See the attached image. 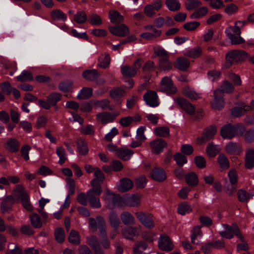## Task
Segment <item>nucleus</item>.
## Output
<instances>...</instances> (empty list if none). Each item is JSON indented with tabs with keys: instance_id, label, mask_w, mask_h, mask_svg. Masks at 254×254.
Returning a JSON list of instances; mask_svg holds the SVG:
<instances>
[{
	"instance_id": "nucleus-1",
	"label": "nucleus",
	"mask_w": 254,
	"mask_h": 254,
	"mask_svg": "<svg viewBox=\"0 0 254 254\" xmlns=\"http://www.w3.org/2000/svg\"><path fill=\"white\" fill-rule=\"evenodd\" d=\"M246 23V21H238L235 22L234 26H230L226 29L225 33L232 44H239L244 42V40L240 36L241 28Z\"/></svg>"
},
{
	"instance_id": "nucleus-2",
	"label": "nucleus",
	"mask_w": 254,
	"mask_h": 254,
	"mask_svg": "<svg viewBox=\"0 0 254 254\" xmlns=\"http://www.w3.org/2000/svg\"><path fill=\"white\" fill-rule=\"evenodd\" d=\"M103 198L106 207L110 209H113L116 207L122 206L124 204V199L118 194L112 193L109 190H106Z\"/></svg>"
},
{
	"instance_id": "nucleus-3",
	"label": "nucleus",
	"mask_w": 254,
	"mask_h": 254,
	"mask_svg": "<svg viewBox=\"0 0 254 254\" xmlns=\"http://www.w3.org/2000/svg\"><path fill=\"white\" fill-rule=\"evenodd\" d=\"M15 195L19 197L21 201L23 207L27 211H32L33 207L30 201V197L28 193L24 191L22 186L18 185L14 190Z\"/></svg>"
},
{
	"instance_id": "nucleus-4",
	"label": "nucleus",
	"mask_w": 254,
	"mask_h": 254,
	"mask_svg": "<svg viewBox=\"0 0 254 254\" xmlns=\"http://www.w3.org/2000/svg\"><path fill=\"white\" fill-rule=\"evenodd\" d=\"M248 58V54L243 50H235L229 52L226 56L227 63L234 64L241 63Z\"/></svg>"
},
{
	"instance_id": "nucleus-5",
	"label": "nucleus",
	"mask_w": 254,
	"mask_h": 254,
	"mask_svg": "<svg viewBox=\"0 0 254 254\" xmlns=\"http://www.w3.org/2000/svg\"><path fill=\"white\" fill-rule=\"evenodd\" d=\"M222 227L223 230L219 232V234L222 237L229 239L232 238L235 235L240 239L243 238V236L240 232L239 228L237 226L223 224Z\"/></svg>"
},
{
	"instance_id": "nucleus-6",
	"label": "nucleus",
	"mask_w": 254,
	"mask_h": 254,
	"mask_svg": "<svg viewBox=\"0 0 254 254\" xmlns=\"http://www.w3.org/2000/svg\"><path fill=\"white\" fill-rule=\"evenodd\" d=\"M135 214L139 222L146 228L150 229L155 227V223L151 214L143 212H136Z\"/></svg>"
},
{
	"instance_id": "nucleus-7",
	"label": "nucleus",
	"mask_w": 254,
	"mask_h": 254,
	"mask_svg": "<svg viewBox=\"0 0 254 254\" xmlns=\"http://www.w3.org/2000/svg\"><path fill=\"white\" fill-rule=\"evenodd\" d=\"M159 90L167 94H173L177 92V88L174 86L170 77L166 76L162 78Z\"/></svg>"
},
{
	"instance_id": "nucleus-8",
	"label": "nucleus",
	"mask_w": 254,
	"mask_h": 254,
	"mask_svg": "<svg viewBox=\"0 0 254 254\" xmlns=\"http://www.w3.org/2000/svg\"><path fill=\"white\" fill-rule=\"evenodd\" d=\"M142 64V61L141 59H137L133 64L132 67L128 66H121V72L124 76L132 77L135 76L137 71L140 68Z\"/></svg>"
},
{
	"instance_id": "nucleus-9",
	"label": "nucleus",
	"mask_w": 254,
	"mask_h": 254,
	"mask_svg": "<svg viewBox=\"0 0 254 254\" xmlns=\"http://www.w3.org/2000/svg\"><path fill=\"white\" fill-rule=\"evenodd\" d=\"M140 226H131L124 227L121 231L122 236L126 239L133 240L137 238L140 234Z\"/></svg>"
},
{
	"instance_id": "nucleus-10",
	"label": "nucleus",
	"mask_w": 254,
	"mask_h": 254,
	"mask_svg": "<svg viewBox=\"0 0 254 254\" xmlns=\"http://www.w3.org/2000/svg\"><path fill=\"white\" fill-rule=\"evenodd\" d=\"M94 179L91 181V185L92 188L97 189V191L99 194L102 192L100 184L103 182L105 179V176L102 171L97 167H96L95 171L94 173Z\"/></svg>"
},
{
	"instance_id": "nucleus-11",
	"label": "nucleus",
	"mask_w": 254,
	"mask_h": 254,
	"mask_svg": "<svg viewBox=\"0 0 254 254\" xmlns=\"http://www.w3.org/2000/svg\"><path fill=\"white\" fill-rule=\"evenodd\" d=\"M119 115V113H111L108 112H102L96 115V121L103 125H106L114 121L115 118Z\"/></svg>"
},
{
	"instance_id": "nucleus-12",
	"label": "nucleus",
	"mask_w": 254,
	"mask_h": 254,
	"mask_svg": "<svg viewBox=\"0 0 254 254\" xmlns=\"http://www.w3.org/2000/svg\"><path fill=\"white\" fill-rule=\"evenodd\" d=\"M97 189H92L89 190L87 192V198L89 204L94 208H100L101 204L100 201L99 196L101 193H98L97 191Z\"/></svg>"
},
{
	"instance_id": "nucleus-13",
	"label": "nucleus",
	"mask_w": 254,
	"mask_h": 254,
	"mask_svg": "<svg viewBox=\"0 0 254 254\" xmlns=\"http://www.w3.org/2000/svg\"><path fill=\"white\" fill-rule=\"evenodd\" d=\"M162 5L163 3L161 0H155L151 4L144 7V13L147 16L153 17L155 15V10H159Z\"/></svg>"
},
{
	"instance_id": "nucleus-14",
	"label": "nucleus",
	"mask_w": 254,
	"mask_h": 254,
	"mask_svg": "<svg viewBox=\"0 0 254 254\" xmlns=\"http://www.w3.org/2000/svg\"><path fill=\"white\" fill-rule=\"evenodd\" d=\"M145 103L151 107H157L159 105L158 98L156 92L148 91L143 96Z\"/></svg>"
},
{
	"instance_id": "nucleus-15",
	"label": "nucleus",
	"mask_w": 254,
	"mask_h": 254,
	"mask_svg": "<svg viewBox=\"0 0 254 254\" xmlns=\"http://www.w3.org/2000/svg\"><path fill=\"white\" fill-rule=\"evenodd\" d=\"M175 102L177 103L185 112L192 115L195 112L194 106L188 100L182 98H176L174 99Z\"/></svg>"
},
{
	"instance_id": "nucleus-16",
	"label": "nucleus",
	"mask_w": 254,
	"mask_h": 254,
	"mask_svg": "<svg viewBox=\"0 0 254 254\" xmlns=\"http://www.w3.org/2000/svg\"><path fill=\"white\" fill-rule=\"evenodd\" d=\"M222 93L219 90H215L214 91V100L211 102L213 108L220 110L224 106L225 102Z\"/></svg>"
},
{
	"instance_id": "nucleus-17",
	"label": "nucleus",
	"mask_w": 254,
	"mask_h": 254,
	"mask_svg": "<svg viewBox=\"0 0 254 254\" xmlns=\"http://www.w3.org/2000/svg\"><path fill=\"white\" fill-rule=\"evenodd\" d=\"M151 150L153 153L159 154L162 152L163 149L167 146V143L164 140L157 139L150 143Z\"/></svg>"
},
{
	"instance_id": "nucleus-18",
	"label": "nucleus",
	"mask_w": 254,
	"mask_h": 254,
	"mask_svg": "<svg viewBox=\"0 0 254 254\" xmlns=\"http://www.w3.org/2000/svg\"><path fill=\"white\" fill-rule=\"evenodd\" d=\"M158 246L160 249L165 251H170L173 249V245L170 238L164 235H161L158 240Z\"/></svg>"
},
{
	"instance_id": "nucleus-19",
	"label": "nucleus",
	"mask_w": 254,
	"mask_h": 254,
	"mask_svg": "<svg viewBox=\"0 0 254 254\" xmlns=\"http://www.w3.org/2000/svg\"><path fill=\"white\" fill-rule=\"evenodd\" d=\"M87 244L92 248L95 254H104V251L99 244L97 238L95 236L87 238Z\"/></svg>"
},
{
	"instance_id": "nucleus-20",
	"label": "nucleus",
	"mask_w": 254,
	"mask_h": 254,
	"mask_svg": "<svg viewBox=\"0 0 254 254\" xmlns=\"http://www.w3.org/2000/svg\"><path fill=\"white\" fill-rule=\"evenodd\" d=\"M200 226H196L194 227L190 232L191 242L192 244L198 245L200 243V240L203 236L201 230Z\"/></svg>"
},
{
	"instance_id": "nucleus-21",
	"label": "nucleus",
	"mask_w": 254,
	"mask_h": 254,
	"mask_svg": "<svg viewBox=\"0 0 254 254\" xmlns=\"http://www.w3.org/2000/svg\"><path fill=\"white\" fill-rule=\"evenodd\" d=\"M226 152L232 155H239L242 151L241 145L236 142H230L225 146Z\"/></svg>"
},
{
	"instance_id": "nucleus-22",
	"label": "nucleus",
	"mask_w": 254,
	"mask_h": 254,
	"mask_svg": "<svg viewBox=\"0 0 254 254\" xmlns=\"http://www.w3.org/2000/svg\"><path fill=\"white\" fill-rule=\"evenodd\" d=\"M151 178L157 182H162L167 178L165 171L161 168H155L150 172Z\"/></svg>"
},
{
	"instance_id": "nucleus-23",
	"label": "nucleus",
	"mask_w": 254,
	"mask_h": 254,
	"mask_svg": "<svg viewBox=\"0 0 254 254\" xmlns=\"http://www.w3.org/2000/svg\"><path fill=\"white\" fill-rule=\"evenodd\" d=\"M217 132V128L215 126H210L205 129L202 137L199 139L200 142H205L212 139Z\"/></svg>"
},
{
	"instance_id": "nucleus-24",
	"label": "nucleus",
	"mask_w": 254,
	"mask_h": 254,
	"mask_svg": "<svg viewBox=\"0 0 254 254\" xmlns=\"http://www.w3.org/2000/svg\"><path fill=\"white\" fill-rule=\"evenodd\" d=\"M4 147L6 150L10 153H16L19 149L20 143L16 139L11 138L5 142Z\"/></svg>"
},
{
	"instance_id": "nucleus-25",
	"label": "nucleus",
	"mask_w": 254,
	"mask_h": 254,
	"mask_svg": "<svg viewBox=\"0 0 254 254\" xmlns=\"http://www.w3.org/2000/svg\"><path fill=\"white\" fill-rule=\"evenodd\" d=\"M110 31L113 35L120 37H125L129 33L128 28L124 24L111 27Z\"/></svg>"
},
{
	"instance_id": "nucleus-26",
	"label": "nucleus",
	"mask_w": 254,
	"mask_h": 254,
	"mask_svg": "<svg viewBox=\"0 0 254 254\" xmlns=\"http://www.w3.org/2000/svg\"><path fill=\"white\" fill-rule=\"evenodd\" d=\"M233 126L228 124L224 126L220 131L221 135L223 138L232 139L235 136Z\"/></svg>"
},
{
	"instance_id": "nucleus-27",
	"label": "nucleus",
	"mask_w": 254,
	"mask_h": 254,
	"mask_svg": "<svg viewBox=\"0 0 254 254\" xmlns=\"http://www.w3.org/2000/svg\"><path fill=\"white\" fill-rule=\"evenodd\" d=\"M245 165L246 168L252 169L254 167V149H247L245 157Z\"/></svg>"
},
{
	"instance_id": "nucleus-28",
	"label": "nucleus",
	"mask_w": 254,
	"mask_h": 254,
	"mask_svg": "<svg viewBox=\"0 0 254 254\" xmlns=\"http://www.w3.org/2000/svg\"><path fill=\"white\" fill-rule=\"evenodd\" d=\"M133 154V152L127 148H119L117 151V156L125 161L128 160Z\"/></svg>"
},
{
	"instance_id": "nucleus-29",
	"label": "nucleus",
	"mask_w": 254,
	"mask_h": 254,
	"mask_svg": "<svg viewBox=\"0 0 254 254\" xmlns=\"http://www.w3.org/2000/svg\"><path fill=\"white\" fill-rule=\"evenodd\" d=\"M125 94V91L120 88H115L111 90L110 92L111 97L117 103L121 104L122 101L120 99L124 96Z\"/></svg>"
},
{
	"instance_id": "nucleus-30",
	"label": "nucleus",
	"mask_w": 254,
	"mask_h": 254,
	"mask_svg": "<svg viewBox=\"0 0 254 254\" xmlns=\"http://www.w3.org/2000/svg\"><path fill=\"white\" fill-rule=\"evenodd\" d=\"M202 55V49L199 47H196L187 50L185 55L192 59L200 58Z\"/></svg>"
},
{
	"instance_id": "nucleus-31",
	"label": "nucleus",
	"mask_w": 254,
	"mask_h": 254,
	"mask_svg": "<svg viewBox=\"0 0 254 254\" xmlns=\"http://www.w3.org/2000/svg\"><path fill=\"white\" fill-rule=\"evenodd\" d=\"M133 183L129 179L124 178L120 181V185L118 186V190L121 192H125L131 189L133 187Z\"/></svg>"
},
{
	"instance_id": "nucleus-32",
	"label": "nucleus",
	"mask_w": 254,
	"mask_h": 254,
	"mask_svg": "<svg viewBox=\"0 0 254 254\" xmlns=\"http://www.w3.org/2000/svg\"><path fill=\"white\" fill-rule=\"evenodd\" d=\"M183 94L190 99L197 100L201 97V94L195 92L189 87H185L183 89Z\"/></svg>"
},
{
	"instance_id": "nucleus-33",
	"label": "nucleus",
	"mask_w": 254,
	"mask_h": 254,
	"mask_svg": "<svg viewBox=\"0 0 254 254\" xmlns=\"http://www.w3.org/2000/svg\"><path fill=\"white\" fill-rule=\"evenodd\" d=\"M190 65V61L186 58H180L177 60L175 66L181 70H186Z\"/></svg>"
},
{
	"instance_id": "nucleus-34",
	"label": "nucleus",
	"mask_w": 254,
	"mask_h": 254,
	"mask_svg": "<svg viewBox=\"0 0 254 254\" xmlns=\"http://www.w3.org/2000/svg\"><path fill=\"white\" fill-rule=\"evenodd\" d=\"M6 254H23L22 249L18 245L10 243L7 246V249L5 252Z\"/></svg>"
},
{
	"instance_id": "nucleus-35",
	"label": "nucleus",
	"mask_w": 254,
	"mask_h": 254,
	"mask_svg": "<svg viewBox=\"0 0 254 254\" xmlns=\"http://www.w3.org/2000/svg\"><path fill=\"white\" fill-rule=\"evenodd\" d=\"M122 222L126 225H132L135 223V218L133 216L128 212L125 211L121 215Z\"/></svg>"
},
{
	"instance_id": "nucleus-36",
	"label": "nucleus",
	"mask_w": 254,
	"mask_h": 254,
	"mask_svg": "<svg viewBox=\"0 0 254 254\" xmlns=\"http://www.w3.org/2000/svg\"><path fill=\"white\" fill-rule=\"evenodd\" d=\"M111 59L109 54H104L98 59V65L101 68H106L110 64Z\"/></svg>"
},
{
	"instance_id": "nucleus-37",
	"label": "nucleus",
	"mask_w": 254,
	"mask_h": 254,
	"mask_svg": "<svg viewBox=\"0 0 254 254\" xmlns=\"http://www.w3.org/2000/svg\"><path fill=\"white\" fill-rule=\"evenodd\" d=\"M172 66L173 65L172 63L169 61L168 58H167L160 60L158 68L161 71L167 72L172 69Z\"/></svg>"
},
{
	"instance_id": "nucleus-38",
	"label": "nucleus",
	"mask_w": 254,
	"mask_h": 254,
	"mask_svg": "<svg viewBox=\"0 0 254 254\" xmlns=\"http://www.w3.org/2000/svg\"><path fill=\"white\" fill-rule=\"evenodd\" d=\"M83 77L86 80L93 81L99 76V73L96 69L87 70L82 73Z\"/></svg>"
},
{
	"instance_id": "nucleus-39",
	"label": "nucleus",
	"mask_w": 254,
	"mask_h": 254,
	"mask_svg": "<svg viewBox=\"0 0 254 254\" xmlns=\"http://www.w3.org/2000/svg\"><path fill=\"white\" fill-rule=\"evenodd\" d=\"M140 198L139 195H132L124 199V204L129 206H137L140 204Z\"/></svg>"
},
{
	"instance_id": "nucleus-40",
	"label": "nucleus",
	"mask_w": 254,
	"mask_h": 254,
	"mask_svg": "<svg viewBox=\"0 0 254 254\" xmlns=\"http://www.w3.org/2000/svg\"><path fill=\"white\" fill-rule=\"evenodd\" d=\"M98 228L100 232V237L101 239L107 237L106 230V225L104 219L103 217L98 216Z\"/></svg>"
},
{
	"instance_id": "nucleus-41",
	"label": "nucleus",
	"mask_w": 254,
	"mask_h": 254,
	"mask_svg": "<svg viewBox=\"0 0 254 254\" xmlns=\"http://www.w3.org/2000/svg\"><path fill=\"white\" fill-rule=\"evenodd\" d=\"M251 109V107L247 106L243 103L241 107H237L233 109L232 111V114L233 116L237 117L243 115L247 111H249Z\"/></svg>"
},
{
	"instance_id": "nucleus-42",
	"label": "nucleus",
	"mask_w": 254,
	"mask_h": 254,
	"mask_svg": "<svg viewBox=\"0 0 254 254\" xmlns=\"http://www.w3.org/2000/svg\"><path fill=\"white\" fill-rule=\"evenodd\" d=\"M192 210L191 206L186 202L179 204L178 207V212L182 215H184L187 213H190Z\"/></svg>"
},
{
	"instance_id": "nucleus-43",
	"label": "nucleus",
	"mask_w": 254,
	"mask_h": 254,
	"mask_svg": "<svg viewBox=\"0 0 254 254\" xmlns=\"http://www.w3.org/2000/svg\"><path fill=\"white\" fill-rule=\"evenodd\" d=\"M217 90L221 91L222 93V95L223 96V94L224 93H231L233 92L234 90V87L232 84L229 81L225 80L223 81L220 88L217 89Z\"/></svg>"
},
{
	"instance_id": "nucleus-44",
	"label": "nucleus",
	"mask_w": 254,
	"mask_h": 254,
	"mask_svg": "<svg viewBox=\"0 0 254 254\" xmlns=\"http://www.w3.org/2000/svg\"><path fill=\"white\" fill-rule=\"evenodd\" d=\"M254 194L248 193L244 190H240L238 191V197L240 201L242 202H248L252 197Z\"/></svg>"
},
{
	"instance_id": "nucleus-45",
	"label": "nucleus",
	"mask_w": 254,
	"mask_h": 254,
	"mask_svg": "<svg viewBox=\"0 0 254 254\" xmlns=\"http://www.w3.org/2000/svg\"><path fill=\"white\" fill-rule=\"evenodd\" d=\"M110 104V102L108 99H102L93 102L94 105L97 108L103 110L109 109L112 110V108L111 107Z\"/></svg>"
},
{
	"instance_id": "nucleus-46",
	"label": "nucleus",
	"mask_w": 254,
	"mask_h": 254,
	"mask_svg": "<svg viewBox=\"0 0 254 254\" xmlns=\"http://www.w3.org/2000/svg\"><path fill=\"white\" fill-rule=\"evenodd\" d=\"M77 149L80 154L86 155L88 152L86 142L82 138H79L77 141Z\"/></svg>"
},
{
	"instance_id": "nucleus-47",
	"label": "nucleus",
	"mask_w": 254,
	"mask_h": 254,
	"mask_svg": "<svg viewBox=\"0 0 254 254\" xmlns=\"http://www.w3.org/2000/svg\"><path fill=\"white\" fill-rule=\"evenodd\" d=\"M165 4L169 10L172 11L179 10L181 4L178 0H166Z\"/></svg>"
},
{
	"instance_id": "nucleus-48",
	"label": "nucleus",
	"mask_w": 254,
	"mask_h": 254,
	"mask_svg": "<svg viewBox=\"0 0 254 254\" xmlns=\"http://www.w3.org/2000/svg\"><path fill=\"white\" fill-rule=\"evenodd\" d=\"M217 162L222 170L227 169L229 167V162L225 155L220 154L217 157Z\"/></svg>"
},
{
	"instance_id": "nucleus-49",
	"label": "nucleus",
	"mask_w": 254,
	"mask_h": 254,
	"mask_svg": "<svg viewBox=\"0 0 254 254\" xmlns=\"http://www.w3.org/2000/svg\"><path fill=\"white\" fill-rule=\"evenodd\" d=\"M148 247L147 244L143 241L137 242L133 247L134 254H141Z\"/></svg>"
},
{
	"instance_id": "nucleus-50",
	"label": "nucleus",
	"mask_w": 254,
	"mask_h": 254,
	"mask_svg": "<svg viewBox=\"0 0 254 254\" xmlns=\"http://www.w3.org/2000/svg\"><path fill=\"white\" fill-rule=\"evenodd\" d=\"M109 18L112 23H117L123 21L124 17L116 10H111L109 13Z\"/></svg>"
},
{
	"instance_id": "nucleus-51",
	"label": "nucleus",
	"mask_w": 254,
	"mask_h": 254,
	"mask_svg": "<svg viewBox=\"0 0 254 254\" xmlns=\"http://www.w3.org/2000/svg\"><path fill=\"white\" fill-rule=\"evenodd\" d=\"M169 128L167 127H157L154 129V133L156 136L167 137L169 136Z\"/></svg>"
},
{
	"instance_id": "nucleus-52",
	"label": "nucleus",
	"mask_w": 254,
	"mask_h": 254,
	"mask_svg": "<svg viewBox=\"0 0 254 254\" xmlns=\"http://www.w3.org/2000/svg\"><path fill=\"white\" fill-rule=\"evenodd\" d=\"M220 148L219 146L211 143L208 144L206 148V152L208 155L210 157H214L220 151Z\"/></svg>"
},
{
	"instance_id": "nucleus-53",
	"label": "nucleus",
	"mask_w": 254,
	"mask_h": 254,
	"mask_svg": "<svg viewBox=\"0 0 254 254\" xmlns=\"http://www.w3.org/2000/svg\"><path fill=\"white\" fill-rule=\"evenodd\" d=\"M93 93L92 89L91 88H83L78 93L77 98L79 99L89 98Z\"/></svg>"
},
{
	"instance_id": "nucleus-54",
	"label": "nucleus",
	"mask_w": 254,
	"mask_h": 254,
	"mask_svg": "<svg viewBox=\"0 0 254 254\" xmlns=\"http://www.w3.org/2000/svg\"><path fill=\"white\" fill-rule=\"evenodd\" d=\"M31 223L35 228H40L42 226V223L39 216L36 213H32L30 215Z\"/></svg>"
},
{
	"instance_id": "nucleus-55",
	"label": "nucleus",
	"mask_w": 254,
	"mask_h": 254,
	"mask_svg": "<svg viewBox=\"0 0 254 254\" xmlns=\"http://www.w3.org/2000/svg\"><path fill=\"white\" fill-rule=\"evenodd\" d=\"M109 221L111 226L114 228H118L121 223L118 214L114 211L110 214Z\"/></svg>"
},
{
	"instance_id": "nucleus-56",
	"label": "nucleus",
	"mask_w": 254,
	"mask_h": 254,
	"mask_svg": "<svg viewBox=\"0 0 254 254\" xmlns=\"http://www.w3.org/2000/svg\"><path fill=\"white\" fill-rule=\"evenodd\" d=\"M56 153L59 157V163L61 165H63L67 159L65 149L63 147H58L56 149Z\"/></svg>"
},
{
	"instance_id": "nucleus-57",
	"label": "nucleus",
	"mask_w": 254,
	"mask_h": 254,
	"mask_svg": "<svg viewBox=\"0 0 254 254\" xmlns=\"http://www.w3.org/2000/svg\"><path fill=\"white\" fill-rule=\"evenodd\" d=\"M62 94L60 93H52L47 97L48 101L52 106H55L57 103L61 99Z\"/></svg>"
},
{
	"instance_id": "nucleus-58",
	"label": "nucleus",
	"mask_w": 254,
	"mask_h": 254,
	"mask_svg": "<svg viewBox=\"0 0 254 254\" xmlns=\"http://www.w3.org/2000/svg\"><path fill=\"white\" fill-rule=\"evenodd\" d=\"M51 16L54 20L65 21L67 19L66 15L61 10H53L51 12Z\"/></svg>"
},
{
	"instance_id": "nucleus-59",
	"label": "nucleus",
	"mask_w": 254,
	"mask_h": 254,
	"mask_svg": "<svg viewBox=\"0 0 254 254\" xmlns=\"http://www.w3.org/2000/svg\"><path fill=\"white\" fill-rule=\"evenodd\" d=\"M141 238L148 243H152L156 240V234L150 231H145L141 233Z\"/></svg>"
},
{
	"instance_id": "nucleus-60",
	"label": "nucleus",
	"mask_w": 254,
	"mask_h": 254,
	"mask_svg": "<svg viewBox=\"0 0 254 254\" xmlns=\"http://www.w3.org/2000/svg\"><path fill=\"white\" fill-rule=\"evenodd\" d=\"M207 13L208 8L203 6L192 13L190 17L191 19H197L205 15Z\"/></svg>"
},
{
	"instance_id": "nucleus-61",
	"label": "nucleus",
	"mask_w": 254,
	"mask_h": 254,
	"mask_svg": "<svg viewBox=\"0 0 254 254\" xmlns=\"http://www.w3.org/2000/svg\"><path fill=\"white\" fill-rule=\"evenodd\" d=\"M16 78L20 82L30 81L33 79V76L31 72L24 70L19 76H16Z\"/></svg>"
},
{
	"instance_id": "nucleus-62",
	"label": "nucleus",
	"mask_w": 254,
	"mask_h": 254,
	"mask_svg": "<svg viewBox=\"0 0 254 254\" xmlns=\"http://www.w3.org/2000/svg\"><path fill=\"white\" fill-rule=\"evenodd\" d=\"M186 180L187 184L190 186H196L198 182V178L196 175L193 173L187 175L186 176Z\"/></svg>"
},
{
	"instance_id": "nucleus-63",
	"label": "nucleus",
	"mask_w": 254,
	"mask_h": 254,
	"mask_svg": "<svg viewBox=\"0 0 254 254\" xmlns=\"http://www.w3.org/2000/svg\"><path fill=\"white\" fill-rule=\"evenodd\" d=\"M68 240L70 243L75 245H79L80 242L79 234L75 230L70 231Z\"/></svg>"
},
{
	"instance_id": "nucleus-64",
	"label": "nucleus",
	"mask_w": 254,
	"mask_h": 254,
	"mask_svg": "<svg viewBox=\"0 0 254 254\" xmlns=\"http://www.w3.org/2000/svg\"><path fill=\"white\" fill-rule=\"evenodd\" d=\"M201 4V2L199 0H187L186 7L189 10H192L200 6Z\"/></svg>"
}]
</instances>
